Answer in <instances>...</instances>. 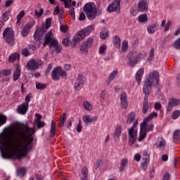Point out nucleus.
<instances>
[{"instance_id":"nucleus-35","label":"nucleus","mask_w":180,"mask_h":180,"mask_svg":"<svg viewBox=\"0 0 180 180\" xmlns=\"http://www.w3.org/2000/svg\"><path fill=\"white\" fill-rule=\"evenodd\" d=\"M158 116V113L155 112H153L150 114L148 115V116H147L146 117H145V119H146V120H153V119H154V117H157Z\"/></svg>"},{"instance_id":"nucleus-22","label":"nucleus","mask_w":180,"mask_h":180,"mask_svg":"<svg viewBox=\"0 0 180 180\" xmlns=\"http://www.w3.org/2000/svg\"><path fill=\"white\" fill-rule=\"evenodd\" d=\"M120 134H122V127L120 125H117L113 134V137L115 141L119 139Z\"/></svg>"},{"instance_id":"nucleus-39","label":"nucleus","mask_w":180,"mask_h":180,"mask_svg":"<svg viewBox=\"0 0 180 180\" xmlns=\"http://www.w3.org/2000/svg\"><path fill=\"white\" fill-rule=\"evenodd\" d=\"M101 39L105 40L109 36V31H103L100 33Z\"/></svg>"},{"instance_id":"nucleus-64","label":"nucleus","mask_w":180,"mask_h":180,"mask_svg":"<svg viewBox=\"0 0 180 180\" xmlns=\"http://www.w3.org/2000/svg\"><path fill=\"white\" fill-rule=\"evenodd\" d=\"M136 143V137L135 138H129L128 143L129 146H133L134 143Z\"/></svg>"},{"instance_id":"nucleus-49","label":"nucleus","mask_w":180,"mask_h":180,"mask_svg":"<svg viewBox=\"0 0 180 180\" xmlns=\"http://www.w3.org/2000/svg\"><path fill=\"white\" fill-rule=\"evenodd\" d=\"M30 52H29V49H27V48L23 49L22 50V56H23L24 57H28L29 56Z\"/></svg>"},{"instance_id":"nucleus-3","label":"nucleus","mask_w":180,"mask_h":180,"mask_svg":"<svg viewBox=\"0 0 180 180\" xmlns=\"http://www.w3.org/2000/svg\"><path fill=\"white\" fill-rule=\"evenodd\" d=\"M51 34H53L51 30L45 34L43 47L49 46V49L52 54L55 51L57 53V54H60V53L63 51V46H61L60 43H58L57 39H54L53 37L51 38Z\"/></svg>"},{"instance_id":"nucleus-54","label":"nucleus","mask_w":180,"mask_h":180,"mask_svg":"<svg viewBox=\"0 0 180 180\" xmlns=\"http://www.w3.org/2000/svg\"><path fill=\"white\" fill-rule=\"evenodd\" d=\"M33 26H34V22H29V23L26 24L25 27L27 28L29 32H30V30L33 27Z\"/></svg>"},{"instance_id":"nucleus-1","label":"nucleus","mask_w":180,"mask_h":180,"mask_svg":"<svg viewBox=\"0 0 180 180\" xmlns=\"http://www.w3.org/2000/svg\"><path fill=\"white\" fill-rule=\"evenodd\" d=\"M15 124L23 128L20 127L17 131L18 144H15L12 139L6 142L8 150L5 153L1 151V157L4 160H22L33 148L34 139L32 136L34 133V129L29 127V125L25 123L16 122Z\"/></svg>"},{"instance_id":"nucleus-20","label":"nucleus","mask_w":180,"mask_h":180,"mask_svg":"<svg viewBox=\"0 0 180 180\" xmlns=\"http://www.w3.org/2000/svg\"><path fill=\"white\" fill-rule=\"evenodd\" d=\"M143 74H144V68H140L136 74V81L138 82V85H140V82H141Z\"/></svg>"},{"instance_id":"nucleus-52","label":"nucleus","mask_w":180,"mask_h":180,"mask_svg":"<svg viewBox=\"0 0 180 180\" xmlns=\"http://www.w3.org/2000/svg\"><path fill=\"white\" fill-rule=\"evenodd\" d=\"M28 47H29L28 51L30 54H33V53L36 51V47H34L33 45H29Z\"/></svg>"},{"instance_id":"nucleus-41","label":"nucleus","mask_w":180,"mask_h":180,"mask_svg":"<svg viewBox=\"0 0 180 180\" xmlns=\"http://www.w3.org/2000/svg\"><path fill=\"white\" fill-rule=\"evenodd\" d=\"M148 162H150V160H147V159L143 160V162L142 163L141 168L143 169V171H146L147 169L148 165Z\"/></svg>"},{"instance_id":"nucleus-44","label":"nucleus","mask_w":180,"mask_h":180,"mask_svg":"<svg viewBox=\"0 0 180 180\" xmlns=\"http://www.w3.org/2000/svg\"><path fill=\"white\" fill-rule=\"evenodd\" d=\"M127 47H129V44L127 41H124L122 42V51H127Z\"/></svg>"},{"instance_id":"nucleus-47","label":"nucleus","mask_w":180,"mask_h":180,"mask_svg":"<svg viewBox=\"0 0 180 180\" xmlns=\"http://www.w3.org/2000/svg\"><path fill=\"white\" fill-rule=\"evenodd\" d=\"M29 30L24 27L21 31V34L23 36V37H26V36L29 34Z\"/></svg>"},{"instance_id":"nucleus-5","label":"nucleus","mask_w":180,"mask_h":180,"mask_svg":"<svg viewBox=\"0 0 180 180\" xmlns=\"http://www.w3.org/2000/svg\"><path fill=\"white\" fill-rule=\"evenodd\" d=\"M83 11L85 12L89 20H94L96 18L98 15H101L102 13L101 10H98L95 8V4L94 3L86 4L83 8Z\"/></svg>"},{"instance_id":"nucleus-36","label":"nucleus","mask_w":180,"mask_h":180,"mask_svg":"<svg viewBox=\"0 0 180 180\" xmlns=\"http://www.w3.org/2000/svg\"><path fill=\"white\" fill-rule=\"evenodd\" d=\"M148 33H154L157 30V26L155 24H153L147 27Z\"/></svg>"},{"instance_id":"nucleus-60","label":"nucleus","mask_w":180,"mask_h":180,"mask_svg":"<svg viewBox=\"0 0 180 180\" xmlns=\"http://www.w3.org/2000/svg\"><path fill=\"white\" fill-rule=\"evenodd\" d=\"M103 165V161L102 160H98L96 163V167L99 168V167H102Z\"/></svg>"},{"instance_id":"nucleus-27","label":"nucleus","mask_w":180,"mask_h":180,"mask_svg":"<svg viewBox=\"0 0 180 180\" xmlns=\"http://www.w3.org/2000/svg\"><path fill=\"white\" fill-rule=\"evenodd\" d=\"M173 139H174L173 141L176 144L178 143V141H179V140H180V129H177L174 131Z\"/></svg>"},{"instance_id":"nucleus-29","label":"nucleus","mask_w":180,"mask_h":180,"mask_svg":"<svg viewBox=\"0 0 180 180\" xmlns=\"http://www.w3.org/2000/svg\"><path fill=\"white\" fill-rule=\"evenodd\" d=\"M112 41L115 49H120V38L119 37H114Z\"/></svg>"},{"instance_id":"nucleus-58","label":"nucleus","mask_w":180,"mask_h":180,"mask_svg":"<svg viewBox=\"0 0 180 180\" xmlns=\"http://www.w3.org/2000/svg\"><path fill=\"white\" fill-rule=\"evenodd\" d=\"M174 46L177 50L180 49V37L174 42Z\"/></svg>"},{"instance_id":"nucleus-48","label":"nucleus","mask_w":180,"mask_h":180,"mask_svg":"<svg viewBox=\"0 0 180 180\" xmlns=\"http://www.w3.org/2000/svg\"><path fill=\"white\" fill-rule=\"evenodd\" d=\"M60 29L63 33H67V32L68 31V27L65 25H60Z\"/></svg>"},{"instance_id":"nucleus-61","label":"nucleus","mask_w":180,"mask_h":180,"mask_svg":"<svg viewBox=\"0 0 180 180\" xmlns=\"http://www.w3.org/2000/svg\"><path fill=\"white\" fill-rule=\"evenodd\" d=\"M59 75H60V77H67V72H65V70H61V68H60Z\"/></svg>"},{"instance_id":"nucleus-16","label":"nucleus","mask_w":180,"mask_h":180,"mask_svg":"<svg viewBox=\"0 0 180 180\" xmlns=\"http://www.w3.org/2000/svg\"><path fill=\"white\" fill-rule=\"evenodd\" d=\"M27 68L30 71H34L39 68V63L36 60L32 59L27 63Z\"/></svg>"},{"instance_id":"nucleus-15","label":"nucleus","mask_w":180,"mask_h":180,"mask_svg":"<svg viewBox=\"0 0 180 180\" xmlns=\"http://www.w3.org/2000/svg\"><path fill=\"white\" fill-rule=\"evenodd\" d=\"M29 109V103H23L18 107V112L20 115H26L27 110Z\"/></svg>"},{"instance_id":"nucleus-2","label":"nucleus","mask_w":180,"mask_h":180,"mask_svg":"<svg viewBox=\"0 0 180 180\" xmlns=\"http://www.w3.org/2000/svg\"><path fill=\"white\" fill-rule=\"evenodd\" d=\"M160 84V74L157 70H154L152 73H150L148 77L146 78L145 82L143 92L145 94L144 98H148L150 96L151 89H153V85L158 86Z\"/></svg>"},{"instance_id":"nucleus-37","label":"nucleus","mask_w":180,"mask_h":180,"mask_svg":"<svg viewBox=\"0 0 180 180\" xmlns=\"http://www.w3.org/2000/svg\"><path fill=\"white\" fill-rule=\"evenodd\" d=\"M147 122H148V120L146 118H144L143 121L141 124V130H146L147 129V126H148V124H147Z\"/></svg>"},{"instance_id":"nucleus-4","label":"nucleus","mask_w":180,"mask_h":180,"mask_svg":"<svg viewBox=\"0 0 180 180\" xmlns=\"http://www.w3.org/2000/svg\"><path fill=\"white\" fill-rule=\"evenodd\" d=\"M95 27L94 25H89L87 27L83 29L82 31L77 32V33L73 37V40L72 41V44L73 47H75L76 44L79 43L80 40H84L86 36L91 34V32L94 30Z\"/></svg>"},{"instance_id":"nucleus-31","label":"nucleus","mask_w":180,"mask_h":180,"mask_svg":"<svg viewBox=\"0 0 180 180\" xmlns=\"http://www.w3.org/2000/svg\"><path fill=\"white\" fill-rule=\"evenodd\" d=\"M36 88L39 91H43V89H46L47 88V84L41 82H36Z\"/></svg>"},{"instance_id":"nucleus-12","label":"nucleus","mask_w":180,"mask_h":180,"mask_svg":"<svg viewBox=\"0 0 180 180\" xmlns=\"http://www.w3.org/2000/svg\"><path fill=\"white\" fill-rule=\"evenodd\" d=\"M179 105H180V100L174 98L169 99L167 112H171L173 108Z\"/></svg>"},{"instance_id":"nucleus-9","label":"nucleus","mask_w":180,"mask_h":180,"mask_svg":"<svg viewBox=\"0 0 180 180\" xmlns=\"http://www.w3.org/2000/svg\"><path fill=\"white\" fill-rule=\"evenodd\" d=\"M92 44H94V38L89 37L86 41L82 43L80 46V51L82 53H85V54H88V49H91Z\"/></svg>"},{"instance_id":"nucleus-32","label":"nucleus","mask_w":180,"mask_h":180,"mask_svg":"<svg viewBox=\"0 0 180 180\" xmlns=\"http://www.w3.org/2000/svg\"><path fill=\"white\" fill-rule=\"evenodd\" d=\"M11 73H12V72L11 71V69H6V70H0L1 77H8V75H11Z\"/></svg>"},{"instance_id":"nucleus-46","label":"nucleus","mask_w":180,"mask_h":180,"mask_svg":"<svg viewBox=\"0 0 180 180\" xmlns=\"http://www.w3.org/2000/svg\"><path fill=\"white\" fill-rule=\"evenodd\" d=\"M143 160H147L150 161V153H148V150H145L143 152Z\"/></svg>"},{"instance_id":"nucleus-6","label":"nucleus","mask_w":180,"mask_h":180,"mask_svg":"<svg viewBox=\"0 0 180 180\" xmlns=\"http://www.w3.org/2000/svg\"><path fill=\"white\" fill-rule=\"evenodd\" d=\"M3 39L8 46H14L15 44V32L11 27H6L3 33Z\"/></svg>"},{"instance_id":"nucleus-7","label":"nucleus","mask_w":180,"mask_h":180,"mask_svg":"<svg viewBox=\"0 0 180 180\" xmlns=\"http://www.w3.org/2000/svg\"><path fill=\"white\" fill-rule=\"evenodd\" d=\"M128 65L129 67H134L137 63H139V58H140V55L137 54L136 52H130L128 56Z\"/></svg>"},{"instance_id":"nucleus-30","label":"nucleus","mask_w":180,"mask_h":180,"mask_svg":"<svg viewBox=\"0 0 180 180\" xmlns=\"http://www.w3.org/2000/svg\"><path fill=\"white\" fill-rule=\"evenodd\" d=\"M82 174L83 176L81 178V180H88V168L83 167L82 169Z\"/></svg>"},{"instance_id":"nucleus-57","label":"nucleus","mask_w":180,"mask_h":180,"mask_svg":"<svg viewBox=\"0 0 180 180\" xmlns=\"http://www.w3.org/2000/svg\"><path fill=\"white\" fill-rule=\"evenodd\" d=\"M172 22L170 20H168L167 24L165 25V32H168L169 30V27H171Z\"/></svg>"},{"instance_id":"nucleus-23","label":"nucleus","mask_w":180,"mask_h":180,"mask_svg":"<svg viewBox=\"0 0 180 180\" xmlns=\"http://www.w3.org/2000/svg\"><path fill=\"white\" fill-rule=\"evenodd\" d=\"M136 118V114L134 112H130L127 115V124H131L133 122H134V119Z\"/></svg>"},{"instance_id":"nucleus-62","label":"nucleus","mask_w":180,"mask_h":180,"mask_svg":"<svg viewBox=\"0 0 180 180\" xmlns=\"http://www.w3.org/2000/svg\"><path fill=\"white\" fill-rule=\"evenodd\" d=\"M105 50H106V46H105V45L101 46L99 49V53L103 54V53H105Z\"/></svg>"},{"instance_id":"nucleus-55","label":"nucleus","mask_w":180,"mask_h":180,"mask_svg":"<svg viewBox=\"0 0 180 180\" xmlns=\"http://www.w3.org/2000/svg\"><path fill=\"white\" fill-rule=\"evenodd\" d=\"M71 2H72V0H65V8H71Z\"/></svg>"},{"instance_id":"nucleus-53","label":"nucleus","mask_w":180,"mask_h":180,"mask_svg":"<svg viewBox=\"0 0 180 180\" xmlns=\"http://www.w3.org/2000/svg\"><path fill=\"white\" fill-rule=\"evenodd\" d=\"M45 25H46L45 28L49 29V27H50V26H51V18H47L46 20Z\"/></svg>"},{"instance_id":"nucleus-56","label":"nucleus","mask_w":180,"mask_h":180,"mask_svg":"<svg viewBox=\"0 0 180 180\" xmlns=\"http://www.w3.org/2000/svg\"><path fill=\"white\" fill-rule=\"evenodd\" d=\"M23 16H25V11H21L17 15V20H21Z\"/></svg>"},{"instance_id":"nucleus-18","label":"nucleus","mask_w":180,"mask_h":180,"mask_svg":"<svg viewBox=\"0 0 180 180\" xmlns=\"http://www.w3.org/2000/svg\"><path fill=\"white\" fill-rule=\"evenodd\" d=\"M148 109H150V107L148 106V98L144 97L143 106H142L143 114V115L147 114V112H148Z\"/></svg>"},{"instance_id":"nucleus-21","label":"nucleus","mask_w":180,"mask_h":180,"mask_svg":"<svg viewBox=\"0 0 180 180\" xmlns=\"http://www.w3.org/2000/svg\"><path fill=\"white\" fill-rule=\"evenodd\" d=\"M127 164H129V161L127 160V158H124L121 160V164L119 168L120 172H123L126 169V167H127Z\"/></svg>"},{"instance_id":"nucleus-38","label":"nucleus","mask_w":180,"mask_h":180,"mask_svg":"<svg viewBox=\"0 0 180 180\" xmlns=\"http://www.w3.org/2000/svg\"><path fill=\"white\" fill-rule=\"evenodd\" d=\"M83 106L86 110H92V105L88 101L84 102Z\"/></svg>"},{"instance_id":"nucleus-40","label":"nucleus","mask_w":180,"mask_h":180,"mask_svg":"<svg viewBox=\"0 0 180 180\" xmlns=\"http://www.w3.org/2000/svg\"><path fill=\"white\" fill-rule=\"evenodd\" d=\"M6 123V116L0 114V127Z\"/></svg>"},{"instance_id":"nucleus-11","label":"nucleus","mask_w":180,"mask_h":180,"mask_svg":"<svg viewBox=\"0 0 180 180\" xmlns=\"http://www.w3.org/2000/svg\"><path fill=\"white\" fill-rule=\"evenodd\" d=\"M84 75L80 74L78 75L76 79V82L75 84V89H76L77 91H80L81 88L84 86Z\"/></svg>"},{"instance_id":"nucleus-24","label":"nucleus","mask_w":180,"mask_h":180,"mask_svg":"<svg viewBox=\"0 0 180 180\" xmlns=\"http://www.w3.org/2000/svg\"><path fill=\"white\" fill-rule=\"evenodd\" d=\"M20 58V55L19 53H14L11 54L8 58V61L10 63H13L16 60H19Z\"/></svg>"},{"instance_id":"nucleus-25","label":"nucleus","mask_w":180,"mask_h":180,"mask_svg":"<svg viewBox=\"0 0 180 180\" xmlns=\"http://www.w3.org/2000/svg\"><path fill=\"white\" fill-rule=\"evenodd\" d=\"M128 134L129 139H135L136 136H137V131L134 130V127H131L128 129Z\"/></svg>"},{"instance_id":"nucleus-13","label":"nucleus","mask_w":180,"mask_h":180,"mask_svg":"<svg viewBox=\"0 0 180 180\" xmlns=\"http://www.w3.org/2000/svg\"><path fill=\"white\" fill-rule=\"evenodd\" d=\"M120 99L121 101V109H126L129 106V103H127V96H126V92L123 91L120 96Z\"/></svg>"},{"instance_id":"nucleus-42","label":"nucleus","mask_w":180,"mask_h":180,"mask_svg":"<svg viewBox=\"0 0 180 180\" xmlns=\"http://www.w3.org/2000/svg\"><path fill=\"white\" fill-rule=\"evenodd\" d=\"M180 116V111L179 110H176L175 111L173 112L172 113V119L174 120L178 119V117Z\"/></svg>"},{"instance_id":"nucleus-19","label":"nucleus","mask_w":180,"mask_h":180,"mask_svg":"<svg viewBox=\"0 0 180 180\" xmlns=\"http://www.w3.org/2000/svg\"><path fill=\"white\" fill-rule=\"evenodd\" d=\"M73 40H74V38H72V40L70 41V38L67 37L63 39L62 43L63 46H65V47H69L70 46V47H72V49H75V47H77V44L75 45V46H72Z\"/></svg>"},{"instance_id":"nucleus-33","label":"nucleus","mask_w":180,"mask_h":180,"mask_svg":"<svg viewBox=\"0 0 180 180\" xmlns=\"http://www.w3.org/2000/svg\"><path fill=\"white\" fill-rule=\"evenodd\" d=\"M19 77H20V69L17 68L13 73V80L18 81V79H19Z\"/></svg>"},{"instance_id":"nucleus-51","label":"nucleus","mask_w":180,"mask_h":180,"mask_svg":"<svg viewBox=\"0 0 180 180\" xmlns=\"http://www.w3.org/2000/svg\"><path fill=\"white\" fill-rule=\"evenodd\" d=\"M43 13H44L43 8H40L39 12L37 11V10H34V13L36 16H37V18H40L43 15Z\"/></svg>"},{"instance_id":"nucleus-14","label":"nucleus","mask_w":180,"mask_h":180,"mask_svg":"<svg viewBox=\"0 0 180 180\" xmlns=\"http://www.w3.org/2000/svg\"><path fill=\"white\" fill-rule=\"evenodd\" d=\"M138 8L141 12H147L148 11V3L147 0H141L138 3Z\"/></svg>"},{"instance_id":"nucleus-28","label":"nucleus","mask_w":180,"mask_h":180,"mask_svg":"<svg viewBox=\"0 0 180 180\" xmlns=\"http://www.w3.org/2000/svg\"><path fill=\"white\" fill-rule=\"evenodd\" d=\"M54 136H56V122L53 120L51 124L50 137L53 138Z\"/></svg>"},{"instance_id":"nucleus-10","label":"nucleus","mask_w":180,"mask_h":180,"mask_svg":"<svg viewBox=\"0 0 180 180\" xmlns=\"http://www.w3.org/2000/svg\"><path fill=\"white\" fill-rule=\"evenodd\" d=\"M47 28H46V25H43L40 28H37L36 31L34 34V39L35 40L40 41L41 37L46 34L47 32Z\"/></svg>"},{"instance_id":"nucleus-63","label":"nucleus","mask_w":180,"mask_h":180,"mask_svg":"<svg viewBox=\"0 0 180 180\" xmlns=\"http://www.w3.org/2000/svg\"><path fill=\"white\" fill-rule=\"evenodd\" d=\"M154 58V49L152 48L149 53V60H153Z\"/></svg>"},{"instance_id":"nucleus-43","label":"nucleus","mask_w":180,"mask_h":180,"mask_svg":"<svg viewBox=\"0 0 180 180\" xmlns=\"http://www.w3.org/2000/svg\"><path fill=\"white\" fill-rule=\"evenodd\" d=\"M83 121L84 123H91V115H85L83 116Z\"/></svg>"},{"instance_id":"nucleus-26","label":"nucleus","mask_w":180,"mask_h":180,"mask_svg":"<svg viewBox=\"0 0 180 180\" xmlns=\"http://www.w3.org/2000/svg\"><path fill=\"white\" fill-rule=\"evenodd\" d=\"M16 174L20 178H23L26 175V169L25 167H21L17 169Z\"/></svg>"},{"instance_id":"nucleus-45","label":"nucleus","mask_w":180,"mask_h":180,"mask_svg":"<svg viewBox=\"0 0 180 180\" xmlns=\"http://www.w3.org/2000/svg\"><path fill=\"white\" fill-rule=\"evenodd\" d=\"M116 75H117V71L116 70H113L109 76V79H111L113 81V79H115V78L116 77Z\"/></svg>"},{"instance_id":"nucleus-17","label":"nucleus","mask_w":180,"mask_h":180,"mask_svg":"<svg viewBox=\"0 0 180 180\" xmlns=\"http://www.w3.org/2000/svg\"><path fill=\"white\" fill-rule=\"evenodd\" d=\"M59 75H60V68L56 67L52 70V72H51L52 79H53V81H58V79H60Z\"/></svg>"},{"instance_id":"nucleus-34","label":"nucleus","mask_w":180,"mask_h":180,"mask_svg":"<svg viewBox=\"0 0 180 180\" xmlns=\"http://www.w3.org/2000/svg\"><path fill=\"white\" fill-rule=\"evenodd\" d=\"M138 20L140 23H144V22L147 21V14H141L138 17Z\"/></svg>"},{"instance_id":"nucleus-50","label":"nucleus","mask_w":180,"mask_h":180,"mask_svg":"<svg viewBox=\"0 0 180 180\" xmlns=\"http://www.w3.org/2000/svg\"><path fill=\"white\" fill-rule=\"evenodd\" d=\"M37 129H41V127H43L44 126L46 125V122H43V121H38L37 122Z\"/></svg>"},{"instance_id":"nucleus-59","label":"nucleus","mask_w":180,"mask_h":180,"mask_svg":"<svg viewBox=\"0 0 180 180\" xmlns=\"http://www.w3.org/2000/svg\"><path fill=\"white\" fill-rule=\"evenodd\" d=\"M53 65L51 64H49L47 66V70L45 72L46 75H49V74H50V71H51Z\"/></svg>"},{"instance_id":"nucleus-8","label":"nucleus","mask_w":180,"mask_h":180,"mask_svg":"<svg viewBox=\"0 0 180 180\" xmlns=\"http://www.w3.org/2000/svg\"><path fill=\"white\" fill-rule=\"evenodd\" d=\"M120 1L122 0H115L112 1L107 8V11L109 13L112 12H117V13H120Z\"/></svg>"}]
</instances>
